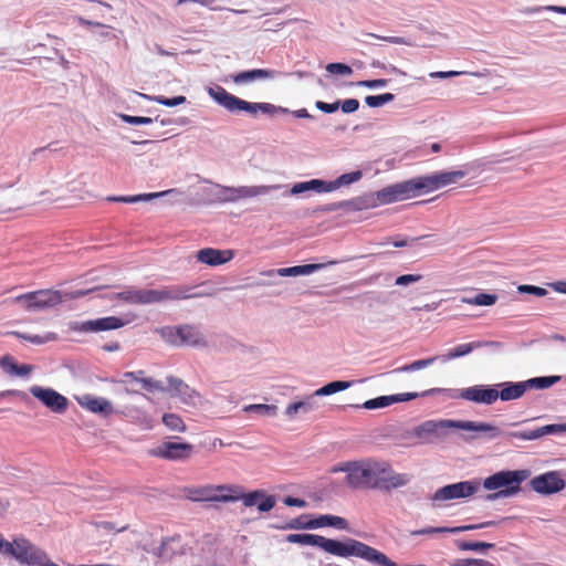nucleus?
I'll list each match as a JSON object with an SVG mask.
<instances>
[{
	"mask_svg": "<svg viewBox=\"0 0 566 566\" xmlns=\"http://www.w3.org/2000/svg\"><path fill=\"white\" fill-rule=\"evenodd\" d=\"M331 472H345L346 482L353 488L398 489L407 485L411 475L394 471L388 463L376 460L344 462L334 465Z\"/></svg>",
	"mask_w": 566,
	"mask_h": 566,
	"instance_id": "obj_1",
	"label": "nucleus"
},
{
	"mask_svg": "<svg viewBox=\"0 0 566 566\" xmlns=\"http://www.w3.org/2000/svg\"><path fill=\"white\" fill-rule=\"evenodd\" d=\"M464 177L463 170L438 171L386 187L377 192V198L381 203L406 200L457 184Z\"/></svg>",
	"mask_w": 566,
	"mask_h": 566,
	"instance_id": "obj_2",
	"label": "nucleus"
},
{
	"mask_svg": "<svg viewBox=\"0 0 566 566\" xmlns=\"http://www.w3.org/2000/svg\"><path fill=\"white\" fill-rule=\"evenodd\" d=\"M286 542L291 544H298L302 546L318 547L323 549L325 553L340 558H360V554L364 546V543L353 538H346L345 541L342 542L308 533L289 534L286 536Z\"/></svg>",
	"mask_w": 566,
	"mask_h": 566,
	"instance_id": "obj_3",
	"label": "nucleus"
},
{
	"mask_svg": "<svg viewBox=\"0 0 566 566\" xmlns=\"http://www.w3.org/2000/svg\"><path fill=\"white\" fill-rule=\"evenodd\" d=\"M530 476L527 470L499 471L483 481V488L488 491H496L488 496L489 500L512 496L520 492L521 484Z\"/></svg>",
	"mask_w": 566,
	"mask_h": 566,
	"instance_id": "obj_4",
	"label": "nucleus"
},
{
	"mask_svg": "<svg viewBox=\"0 0 566 566\" xmlns=\"http://www.w3.org/2000/svg\"><path fill=\"white\" fill-rule=\"evenodd\" d=\"M208 93L218 104L231 113L244 111L255 115L258 112H262L264 114H274L277 111V108L270 103H250L241 99L230 94L222 86L209 88Z\"/></svg>",
	"mask_w": 566,
	"mask_h": 566,
	"instance_id": "obj_5",
	"label": "nucleus"
},
{
	"mask_svg": "<svg viewBox=\"0 0 566 566\" xmlns=\"http://www.w3.org/2000/svg\"><path fill=\"white\" fill-rule=\"evenodd\" d=\"M200 296L199 293L192 292V289L177 287L163 293L154 291H135L125 290L114 294V298L127 304H145L159 301L161 298L181 300Z\"/></svg>",
	"mask_w": 566,
	"mask_h": 566,
	"instance_id": "obj_6",
	"label": "nucleus"
},
{
	"mask_svg": "<svg viewBox=\"0 0 566 566\" xmlns=\"http://www.w3.org/2000/svg\"><path fill=\"white\" fill-rule=\"evenodd\" d=\"M0 554L27 566H38L44 552L23 538L7 541L0 535Z\"/></svg>",
	"mask_w": 566,
	"mask_h": 566,
	"instance_id": "obj_7",
	"label": "nucleus"
},
{
	"mask_svg": "<svg viewBox=\"0 0 566 566\" xmlns=\"http://www.w3.org/2000/svg\"><path fill=\"white\" fill-rule=\"evenodd\" d=\"M352 386L350 381L336 380L326 384L325 386L316 389L311 396L306 397L303 401L290 403L284 413L289 419H294L298 413H308L318 408L315 397L331 396L336 392L348 389Z\"/></svg>",
	"mask_w": 566,
	"mask_h": 566,
	"instance_id": "obj_8",
	"label": "nucleus"
},
{
	"mask_svg": "<svg viewBox=\"0 0 566 566\" xmlns=\"http://www.w3.org/2000/svg\"><path fill=\"white\" fill-rule=\"evenodd\" d=\"M14 302L25 311L36 312L62 303L63 296L57 291L41 290L19 295Z\"/></svg>",
	"mask_w": 566,
	"mask_h": 566,
	"instance_id": "obj_9",
	"label": "nucleus"
},
{
	"mask_svg": "<svg viewBox=\"0 0 566 566\" xmlns=\"http://www.w3.org/2000/svg\"><path fill=\"white\" fill-rule=\"evenodd\" d=\"M480 490V484L475 481H462L444 485L438 489L431 496L433 503H442L452 500L467 499L474 495Z\"/></svg>",
	"mask_w": 566,
	"mask_h": 566,
	"instance_id": "obj_10",
	"label": "nucleus"
},
{
	"mask_svg": "<svg viewBox=\"0 0 566 566\" xmlns=\"http://www.w3.org/2000/svg\"><path fill=\"white\" fill-rule=\"evenodd\" d=\"M31 395L44 407L54 413H64L69 408V400L65 396L50 387L32 386Z\"/></svg>",
	"mask_w": 566,
	"mask_h": 566,
	"instance_id": "obj_11",
	"label": "nucleus"
},
{
	"mask_svg": "<svg viewBox=\"0 0 566 566\" xmlns=\"http://www.w3.org/2000/svg\"><path fill=\"white\" fill-rule=\"evenodd\" d=\"M198 501L232 502L240 500L237 488L232 485H207L195 491Z\"/></svg>",
	"mask_w": 566,
	"mask_h": 566,
	"instance_id": "obj_12",
	"label": "nucleus"
},
{
	"mask_svg": "<svg viewBox=\"0 0 566 566\" xmlns=\"http://www.w3.org/2000/svg\"><path fill=\"white\" fill-rule=\"evenodd\" d=\"M132 319L120 316H105L84 321L78 324V331L84 333H103L123 328Z\"/></svg>",
	"mask_w": 566,
	"mask_h": 566,
	"instance_id": "obj_13",
	"label": "nucleus"
},
{
	"mask_svg": "<svg viewBox=\"0 0 566 566\" xmlns=\"http://www.w3.org/2000/svg\"><path fill=\"white\" fill-rule=\"evenodd\" d=\"M74 399L83 409L95 415L108 417L115 412L114 405L111 400L91 392L75 395Z\"/></svg>",
	"mask_w": 566,
	"mask_h": 566,
	"instance_id": "obj_14",
	"label": "nucleus"
},
{
	"mask_svg": "<svg viewBox=\"0 0 566 566\" xmlns=\"http://www.w3.org/2000/svg\"><path fill=\"white\" fill-rule=\"evenodd\" d=\"M149 453L166 460H182L192 453V446L186 442L165 441L153 448Z\"/></svg>",
	"mask_w": 566,
	"mask_h": 566,
	"instance_id": "obj_15",
	"label": "nucleus"
},
{
	"mask_svg": "<svg viewBox=\"0 0 566 566\" xmlns=\"http://www.w3.org/2000/svg\"><path fill=\"white\" fill-rule=\"evenodd\" d=\"M532 489L541 494H552L565 488V481L557 472H547L537 475L531 481Z\"/></svg>",
	"mask_w": 566,
	"mask_h": 566,
	"instance_id": "obj_16",
	"label": "nucleus"
},
{
	"mask_svg": "<svg viewBox=\"0 0 566 566\" xmlns=\"http://www.w3.org/2000/svg\"><path fill=\"white\" fill-rule=\"evenodd\" d=\"M459 397L476 403H493L499 398V390L491 387L472 386L459 392Z\"/></svg>",
	"mask_w": 566,
	"mask_h": 566,
	"instance_id": "obj_17",
	"label": "nucleus"
},
{
	"mask_svg": "<svg viewBox=\"0 0 566 566\" xmlns=\"http://www.w3.org/2000/svg\"><path fill=\"white\" fill-rule=\"evenodd\" d=\"M450 426L452 428L475 432L489 439L497 438L501 434L500 430L495 426L488 422L454 421L450 422Z\"/></svg>",
	"mask_w": 566,
	"mask_h": 566,
	"instance_id": "obj_18",
	"label": "nucleus"
},
{
	"mask_svg": "<svg viewBox=\"0 0 566 566\" xmlns=\"http://www.w3.org/2000/svg\"><path fill=\"white\" fill-rule=\"evenodd\" d=\"M245 506H256L260 512H269L275 505L273 496L266 495L263 491H254L248 494L240 495Z\"/></svg>",
	"mask_w": 566,
	"mask_h": 566,
	"instance_id": "obj_19",
	"label": "nucleus"
},
{
	"mask_svg": "<svg viewBox=\"0 0 566 566\" xmlns=\"http://www.w3.org/2000/svg\"><path fill=\"white\" fill-rule=\"evenodd\" d=\"M197 260L210 266L224 264L233 259L231 250H199Z\"/></svg>",
	"mask_w": 566,
	"mask_h": 566,
	"instance_id": "obj_20",
	"label": "nucleus"
},
{
	"mask_svg": "<svg viewBox=\"0 0 566 566\" xmlns=\"http://www.w3.org/2000/svg\"><path fill=\"white\" fill-rule=\"evenodd\" d=\"M417 397L416 392H407V394H398L390 396H381L374 399H369L364 402V408L366 409H378L385 408L396 402L408 401L415 399Z\"/></svg>",
	"mask_w": 566,
	"mask_h": 566,
	"instance_id": "obj_21",
	"label": "nucleus"
},
{
	"mask_svg": "<svg viewBox=\"0 0 566 566\" xmlns=\"http://www.w3.org/2000/svg\"><path fill=\"white\" fill-rule=\"evenodd\" d=\"M334 189H335V186H333L332 182L327 184L323 180L312 179L310 181L295 184L291 189V193L300 195L305 191H315V192L322 193V192H329Z\"/></svg>",
	"mask_w": 566,
	"mask_h": 566,
	"instance_id": "obj_22",
	"label": "nucleus"
},
{
	"mask_svg": "<svg viewBox=\"0 0 566 566\" xmlns=\"http://www.w3.org/2000/svg\"><path fill=\"white\" fill-rule=\"evenodd\" d=\"M180 346L201 347L206 345L203 334L193 326H180Z\"/></svg>",
	"mask_w": 566,
	"mask_h": 566,
	"instance_id": "obj_23",
	"label": "nucleus"
},
{
	"mask_svg": "<svg viewBox=\"0 0 566 566\" xmlns=\"http://www.w3.org/2000/svg\"><path fill=\"white\" fill-rule=\"evenodd\" d=\"M276 72L273 70L254 69L250 71H243L233 75V82L237 84H243L255 80L273 78Z\"/></svg>",
	"mask_w": 566,
	"mask_h": 566,
	"instance_id": "obj_24",
	"label": "nucleus"
},
{
	"mask_svg": "<svg viewBox=\"0 0 566 566\" xmlns=\"http://www.w3.org/2000/svg\"><path fill=\"white\" fill-rule=\"evenodd\" d=\"M19 165L8 163L0 167V188L13 187L19 181Z\"/></svg>",
	"mask_w": 566,
	"mask_h": 566,
	"instance_id": "obj_25",
	"label": "nucleus"
},
{
	"mask_svg": "<svg viewBox=\"0 0 566 566\" xmlns=\"http://www.w3.org/2000/svg\"><path fill=\"white\" fill-rule=\"evenodd\" d=\"M336 261H328L326 263H311L304 265H296L292 268H284L277 271L281 276H296V275H307L313 273L316 270L324 268L327 264H335Z\"/></svg>",
	"mask_w": 566,
	"mask_h": 566,
	"instance_id": "obj_26",
	"label": "nucleus"
},
{
	"mask_svg": "<svg viewBox=\"0 0 566 566\" xmlns=\"http://www.w3.org/2000/svg\"><path fill=\"white\" fill-rule=\"evenodd\" d=\"M431 238V235H421L416 238H408L406 235H395L392 238H389L384 244H390L394 248H403L406 245H423V244H437V240H431L423 242V240H427Z\"/></svg>",
	"mask_w": 566,
	"mask_h": 566,
	"instance_id": "obj_27",
	"label": "nucleus"
},
{
	"mask_svg": "<svg viewBox=\"0 0 566 566\" xmlns=\"http://www.w3.org/2000/svg\"><path fill=\"white\" fill-rule=\"evenodd\" d=\"M0 366L8 375L14 376H28L33 369L30 365H19L11 356H3Z\"/></svg>",
	"mask_w": 566,
	"mask_h": 566,
	"instance_id": "obj_28",
	"label": "nucleus"
},
{
	"mask_svg": "<svg viewBox=\"0 0 566 566\" xmlns=\"http://www.w3.org/2000/svg\"><path fill=\"white\" fill-rule=\"evenodd\" d=\"M335 527L337 530H347L348 523L345 518L336 515L324 514L313 518V530L322 527Z\"/></svg>",
	"mask_w": 566,
	"mask_h": 566,
	"instance_id": "obj_29",
	"label": "nucleus"
},
{
	"mask_svg": "<svg viewBox=\"0 0 566 566\" xmlns=\"http://www.w3.org/2000/svg\"><path fill=\"white\" fill-rule=\"evenodd\" d=\"M527 384L525 381L512 384L499 391V397L505 401L517 399L525 392Z\"/></svg>",
	"mask_w": 566,
	"mask_h": 566,
	"instance_id": "obj_30",
	"label": "nucleus"
},
{
	"mask_svg": "<svg viewBox=\"0 0 566 566\" xmlns=\"http://www.w3.org/2000/svg\"><path fill=\"white\" fill-rule=\"evenodd\" d=\"M244 412H255L263 418H273L277 415V407L275 405H248L243 408Z\"/></svg>",
	"mask_w": 566,
	"mask_h": 566,
	"instance_id": "obj_31",
	"label": "nucleus"
},
{
	"mask_svg": "<svg viewBox=\"0 0 566 566\" xmlns=\"http://www.w3.org/2000/svg\"><path fill=\"white\" fill-rule=\"evenodd\" d=\"M161 420L166 428L171 432L180 433L186 431V424L178 415L164 413Z\"/></svg>",
	"mask_w": 566,
	"mask_h": 566,
	"instance_id": "obj_32",
	"label": "nucleus"
},
{
	"mask_svg": "<svg viewBox=\"0 0 566 566\" xmlns=\"http://www.w3.org/2000/svg\"><path fill=\"white\" fill-rule=\"evenodd\" d=\"M450 422H453V421L452 420H446V421H440V422L427 421V422H424V423H422L421 426L418 427L417 434L418 436L434 434L440 429L452 428L450 426Z\"/></svg>",
	"mask_w": 566,
	"mask_h": 566,
	"instance_id": "obj_33",
	"label": "nucleus"
},
{
	"mask_svg": "<svg viewBox=\"0 0 566 566\" xmlns=\"http://www.w3.org/2000/svg\"><path fill=\"white\" fill-rule=\"evenodd\" d=\"M159 335L161 338L174 345V346H180V326H166L158 329Z\"/></svg>",
	"mask_w": 566,
	"mask_h": 566,
	"instance_id": "obj_34",
	"label": "nucleus"
},
{
	"mask_svg": "<svg viewBox=\"0 0 566 566\" xmlns=\"http://www.w3.org/2000/svg\"><path fill=\"white\" fill-rule=\"evenodd\" d=\"M220 195L223 196V199L227 201H233L239 198H243L251 195V191L248 188H232V187H220Z\"/></svg>",
	"mask_w": 566,
	"mask_h": 566,
	"instance_id": "obj_35",
	"label": "nucleus"
},
{
	"mask_svg": "<svg viewBox=\"0 0 566 566\" xmlns=\"http://www.w3.org/2000/svg\"><path fill=\"white\" fill-rule=\"evenodd\" d=\"M284 530H313V518L307 515H301L296 518L291 520L286 525L283 526Z\"/></svg>",
	"mask_w": 566,
	"mask_h": 566,
	"instance_id": "obj_36",
	"label": "nucleus"
},
{
	"mask_svg": "<svg viewBox=\"0 0 566 566\" xmlns=\"http://www.w3.org/2000/svg\"><path fill=\"white\" fill-rule=\"evenodd\" d=\"M497 296L494 294L480 293L472 298H463L467 304L479 305V306H492L495 304Z\"/></svg>",
	"mask_w": 566,
	"mask_h": 566,
	"instance_id": "obj_37",
	"label": "nucleus"
},
{
	"mask_svg": "<svg viewBox=\"0 0 566 566\" xmlns=\"http://www.w3.org/2000/svg\"><path fill=\"white\" fill-rule=\"evenodd\" d=\"M15 335L27 342L32 344L42 345L55 339V335L53 333H46L43 335H33L30 333H15Z\"/></svg>",
	"mask_w": 566,
	"mask_h": 566,
	"instance_id": "obj_38",
	"label": "nucleus"
},
{
	"mask_svg": "<svg viewBox=\"0 0 566 566\" xmlns=\"http://www.w3.org/2000/svg\"><path fill=\"white\" fill-rule=\"evenodd\" d=\"M475 347H478L474 343L469 344H461L448 352V354L444 356V360H450L454 358H459L462 356H465L470 354Z\"/></svg>",
	"mask_w": 566,
	"mask_h": 566,
	"instance_id": "obj_39",
	"label": "nucleus"
},
{
	"mask_svg": "<svg viewBox=\"0 0 566 566\" xmlns=\"http://www.w3.org/2000/svg\"><path fill=\"white\" fill-rule=\"evenodd\" d=\"M559 376L537 377L525 381V384H527V387L543 389L553 386L559 380Z\"/></svg>",
	"mask_w": 566,
	"mask_h": 566,
	"instance_id": "obj_40",
	"label": "nucleus"
},
{
	"mask_svg": "<svg viewBox=\"0 0 566 566\" xmlns=\"http://www.w3.org/2000/svg\"><path fill=\"white\" fill-rule=\"evenodd\" d=\"M166 192H156V193H145V195H137V196H122V197H113L109 198V200L118 201V202H125V203H133L140 200H149L153 198H157L160 196H164Z\"/></svg>",
	"mask_w": 566,
	"mask_h": 566,
	"instance_id": "obj_41",
	"label": "nucleus"
},
{
	"mask_svg": "<svg viewBox=\"0 0 566 566\" xmlns=\"http://www.w3.org/2000/svg\"><path fill=\"white\" fill-rule=\"evenodd\" d=\"M395 99L394 94L391 93H384L380 95H368L365 97V103L369 107H379L385 105L386 103L392 102Z\"/></svg>",
	"mask_w": 566,
	"mask_h": 566,
	"instance_id": "obj_42",
	"label": "nucleus"
},
{
	"mask_svg": "<svg viewBox=\"0 0 566 566\" xmlns=\"http://www.w3.org/2000/svg\"><path fill=\"white\" fill-rule=\"evenodd\" d=\"M143 389L155 391L161 389V384L150 377H146L144 371H139V378L137 380Z\"/></svg>",
	"mask_w": 566,
	"mask_h": 566,
	"instance_id": "obj_43",
	"label": "nucleus"
},
{
	"mask_svg": "<svg viewBox=\"0 0 566 566\" xmlns=\"http://www.w3.org/2000/svg\"><path fill=\"white\" fill-rule=\"evenodd\" d=\"M507 437L520 439V440H526V441L536 440V439L541 438L538 428L535 430H523V431L510 432V433H507Z\"/></svg>",
	"mask_w": 566,
	"mask_h": 566,
	"instance_id": "obj_44",
	"label": "nucleus"
},
{
	"mask_svg": "<svg viewBox=\"0 0 566 566\" xmlns=\"http://www.w3.org/2000/svg\"><path fill=\"white\" fill-rule=\"evenodd\" d=\"M326 71L331 74L350 75L353 70L344 63H329L326 65Z\"/></svg>",
	"mask_w": 566,
	"mask_h": 566,
	"instance_id": "obj_45",
	"label": "nucleus"
},
{
	"mask_svg": "<svg viewBox=\"0 0 566 566\" xmlns=\"http://www.w3.org/2000/svg\"><path fill=\"white\" fill-rule=\"evenodd\" d=\"M361 176H363L361 171H359V170L344 174L340 177H338V179L335 181V184H333V186H335V188H336L337 186H340V185L353 184L355 181H358L361 178Z\"/></svg>",
	"mask_w": 566,
	"mask_h": 566,
	"instance_id": "obj_46",
	"label": "nucleus"
},
{
	"mask_svg": "<svg viewBox=\"0 0 566 566\" xmlns=\"http://www.w3.org/2000/svg\"><path fill=\"white\" fill-rule=\"evenodd\" d=\"M155 102L160 104V105H164V106H168V107H174V106H178L180 104H184L186 102V97L185 96H175L172 98H168L166 96H156L154 97Z\"/></svg>",
	"mask_w": 566,
	"mask_h": 566,
	"instance_id": "obj_47",
	"label": "nucleus"
},
{
	"mask_svg": "<svg viewBox=\"0 0 566 566\" xmlns=\"http://www.w3.org/2000/svg\"><path fill=\"white\" fill-rule=\"evenodd\" d=\"M434 360H436V357L416 360V361L411 363L410 365L405 366L402 368V370H406V371L420 370L422 368H426V367L432 365L434 363Z\"/></svg>",
	"mask_w": 566,
	"mask_h": 566,
	"instance_id": "obj_48",
	"label": "nucleus"
},
{
	"mask_svg": "<svg viewBox=\"0 0 566 566\" xmlns=\"http://www.w3.org/2000/svg\"><path fill=\"white\" fill-rule=\"evenodd\" d=\"M538 432H539V437H543L546 434H552V433H557V432H566V424L560 423V424L544 426V427L538 428Z\"/></svg>",
	"mask_w": 566,
	"mask_h": 566,
	"instance_id": "obj_49",
	"label": "nucleus"
},
{
	"mask_svg": "<svg viewBox=\"0 0 566 566\" xmlns=\"http://www.w3.org/2000/svg\"><path fill=\"white\" fill-rule=\"evenodd\" d=\"M517 291L520 293H528L534 294L536 296H545L547 294L546 290L543 287L534 286V285H518Z\"/></svg>",
	"mask_w": 566,
	"mask_h": 566,
	"instance_id": "obj_50",
	"label": "nucleus"
},
{
	"mask_svg": "<svg viewBox=\"0 0 566 566\" xmlns=\"http://www.w3.org/2000/svg\"><path fill=\"white\" fill-rule=\"evenodd\" d=\"M493 524H494L493 522H486V523H481V524H478V525H464V526H457V527H448V533L457 534V533H460V532L482 528V527L490 526V525H493Z\"/></svg>",
	"mask_w": 566,
	"mask_h": 566,
	"instance_id": "obj_51",
	"label": "nucleus"
},
{
	"mask_svg": "<svg viewBox=\"0 0 566 566\" xmlns=\"http://www.w3.org/2000/svg\"><path fill=\"white\" fill-rule=\"evenodd\" d=\"M452 566H494L492 563L484 559H460Z\"/></svg>",
	"mask_w": 566,
	"mask_h": 566,
	"instance_id": "obj_52",
	"label": "nucleus"
},
{
	"mask_svg": "<svg viewBox=\"0 0 566 566\" xmlns=\"http://www.w3.org/2000/svg\"><path fill=\"white\" fill-rule=\"evenodd\" d=\"M122 118L125 123H128L132 125H145V124H150L153 122V119L150 117H144V116L123 115Z\"/></svg>",
	"mask_w": 566,
	"mask_h": 566,
	"instance_id": "obj_53",
	"label": "nucleus"
},
{
	"mask_svg": "<svg viewBox=\"0 0 566 566\" xmlns=\"http://www.w3.org/2000/svg\"><path fill=\"white\" fill-rule=\"evenodd\" d=\"M339 107L344 113H354L359 108V101L356 98H348L344 102H340Z\"/></svg>",
	"mask_w": 566,
	"mask_h": 566,
	"instance_id": "obj_54",
	"label": "nucleus"
},
{
	"mask_svg": "<svg viewBox=\"0 0 566 566\" xmlns=\"http://www.w3.org/2000/svg\"><path fill=\"white\" fill-rule=\"evenodd\" d=\"M339 105H340L339 101L332 103V104L325 103L323 101H317L315 103L316 108H318L319 111L327 113V114L336 112L339 108Z\"/></svg>",
	"mask_w": 566,
	"mask_h": 566,
	"instance_id": "obj_55",
	"label": "nucleus"
},
{
	"mask_svg": "<svg viewBox=\"0 0 566 566\" xmlns=\"http://www.w3.org/2000/svg\"><path fill=\"white\" fill-rule=\"evenodd\" d=\"M439 533H448V527H432L428 526L418 531L411 532V535H433Z\"/></svg>",
	"mask_w": 566,
	"mask_h": 566,
	"instance_id": "obj_56",
	"label": "nucleus"
},
{
	"mask_svg": "<svg viewBox=\"0 0 566 566\" xmlns=\"http://www.w3.org/2000/svg\"><path fill=\"white\" fill-rule=\"evenodd\" d=\"M368 35L379 39V40H382V41H386V42H389V43H392V44H405V45L411 44L408 40H406L402 36H380V35L374 34V33H369Z\"/></svg>",
	"mask_w": 566,
	"mask_h": 566,
	"instance_id": "obj_57",
	"label": "nucleus"
},
{
	"mask_svg": "<svg viewBox=\"0 0 566 566\" xmlns=\"http://www.w3.org/2000/svg\"><path fill=\"white\" fill-rule=\"evenodd\" d=\"M388 83L386 78H377V80H366L358 82L359 86L375 88V87H384Z\"/></svg>",
	"mask_w": 566,
	"mask_h": 566,
	"instance_id": "obj_58",
	"label": "nucleus"
},
{
	"mask_svg": "<svg viewBox=\"0 0 566 566\" xmlns=\"http://www.w3.org/2000/svg\"><path fill=\"white\" fill-rule=\"evenodd\" d=\"M490 547H493V544L483 543V542L468 543L462 546V548L470 549V551H480V549L490 548Z\"/></svg>",
	"mask_w": 566,
	"mask_h": 566,
	"instance_id": "obj_59",
	"label": "nucleus"
},
{
	"mask_svg": "<svg viewBox=\"0 0 566 566\" xmlns=\"http://www.w3.org/2000/svg\"><path fill=\"white\" fill-rule=\"evenodd\" d=\"M283 503L287 506H296V507H305L307 505V503L304 500L297 499V497H292V496H286L283 500Z\"/></svg>",
	"mask_w": 566,
	"mask_h": 566,
	"instance_id": "obj_60",
	"label": "nucleus"
},
{
	"mask_svg": "<svg viewBox=\"0 0 566 566\" xmlns=\"http://www.w3.org/2000/svg\"><path fill=\"white\" fill-rule=\"evenodd\" d=\"M418 279L419 276L412 274L401 275L396 279V284L400 286L408 285L410 283L418 281Z\"/></svg>",
	"mask_w": 566,
	"mask_h": 566,
	"instance_id": "obj_61",
	"label": "nucleus"
},
{
	"mask_svg": "<svg viewBox=\"0 0 566 566\" xmlns=\"http://www.w3.org/2000/svg\"><path fill=\"white\" fill-rule=\"evenodd\" d=\"M459 74H461V73L457 72V71H448V72L439 71V72L430 73V77H433V78H448V77L457 76Z\"/></svg>",
	"mask_w": 566,
	"mask_h": 566,
	"instance_id": "obj_62",
	"label": "nucleus"
},
{
	"mask_svg": "<svg viewBox=\"0 0 566 566\" xmlns=\"http://www.w3.org/2000/svg\"><path fill=\"white\" fill-rule=\"evenodd\" d=\"M138 378H139V371H137V373L129 371V373H125L123 375L122 381L124 384H132V382H137Z\"/></svg>",
	"mask_w": 566,
	"mask_h": 566,
	"instance_id": "obj_63",
	"label": "nucleus"
},
{
	"mask_svg": "<svg viewBox=\"0 0 566 566\" xmlns=\"http://www.w3.org/2000/svg\"><path fill=\"white\" fill-rule=\"evenodd\" d=\"M293 116L296 118H312L313 116L307 112L306 108H300L296 111L291 112Z\"/></svg>",
	"mask_w": 566,
	"mask_h": 566,
	"instance_id": "obj_64",
	"label": "nucleus"
}]
</instances>
